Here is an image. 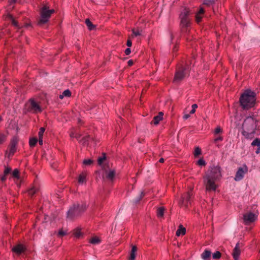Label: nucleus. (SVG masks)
<instances>
[{
  "instance_id": "412c9836",
  "label": "nucleus",
  "mask_w": 260,
  "mask_h": 260,
  "mask_svg": "<svg viewBox=\"0 0 260 260\" xmlns=\"http://www.w3.org/2000/svg\"><path fill=\"white\" fill-rule=\"evenodd\" d=\"M90 139V137L88 135H86L85 136H83L82 138L80 137L79 139V143H81L83 145H86L88 144V142Z\"/></svg>"
},
{
  "instance_id": "20e7f679",
  "label": "nucleus",
  "mask_w": 260,
  "mask_h": 260,
  "mask_svg": "<svg viewBox=\"0 0 260 260\" xmlns=\"http://www.w3.org/2000/svg\"><path fill=\"white\" fill-rule=\"evenodd\" d=\"M86 208L87 206L85 204L81 205H74L69 210L68 217L70 219H73L76 217L79 216L86 210Z\"/></svg>"
},
{
  "instance_id": "473e14b6",
  "label": "nucleus",
  "mask_w": 260,
  "mask_h": 260,
  "mask_svg": "<svg viewBox=\"0 0 260 260\" xmlns=\"http://www.w3.org/2000/svg\"><path fill=\"white\" fill-rule=\"evenodd\" d=\"M38 142V140L36 138H30L29 141V144L30 147H34Z\"/></svg>"
},
{
  "instance_id": "7c9ffc66",
  "label": "nucleus",
  "mask_w": 260,
  "mask_h": 260,
  "mask_svg": "<svg viewBox=\"0 0 260 260\" xmlns=\"http://www.w3.org/2000/svg\"><path fill=\"white\" fill-rule=\"evenodd\" d=\"M165 209L163 207H160L157 209V215L158 217H162L164 215Z\"/></svg>"
},
{
  "instance_id": "aec40b11",
  "label": "nucleus",
  "mask_w": 260,
  "mask_h": 260,
  "mask_svg": "<svg viewBox=\"0 0 260 260\" xmlns=\"http://www.w3.org/2000/svg\"><path fill=\"white\" fill-rule=\"evenodd\" d=\"M186 233V229L182 225L180 224L178 226V229L177 230L176 232V235L177 237H179L180 236H183Z\"/></svg>"
},
{
  "instance_id": "c85d7f7f",
  "label": "nucleus",
  "mask_w": 260,
  "mask_h": 260,
  "mask_svg": "<svg viewBox=\"0 0 260 260\" xmlns=\"http://www.w3.org/2000/svg\"><path fill=\"white\" fill-rule=\"evenodd\" d=\"M39 190V188L36 186H33L28 190V193L30 196H33Z\"/></svg>"
},
{
  "instance_id": "dca6fc26",
  "label": "nucleus",
  "mask_w": 260,
  "mask_h": 260,
  "mask_svg": "<svg viewBox=\"0 0 260 260\" xmlns=\"http://www.w3.org/2000/svg\"><path fill=\"white\" fill-rule=\"evenodd\" d=\"M164 113L162 112H160L158 115L154 117L151 123H153L154 125H157L159 122L162 120Z\"/></svg>"
},
{
  "instance_id": "1a4fd4ad",
  "label": "nucleus",
  "mask_w": 260,
  "mask_h": 260,
  "mask_svg": "<svg viewBox=\"0 0 260 260\" xmlns=\"http://www.w3.org/2000/svg\"><path fill=\"white\" fill-rule=\"evenodd\" d=\"M247 172L248 168L246 165H243L242 167L239 168L235 175V180L238 181L242 180L244 174Z\"/></svg>"
},
{
  "instance_id": "bb28decb",
  "label": "nucleus",
  "mask_w": 260,
  "mask_h": 260,
  "mask_svg": "<svg viewBox=\"0 0 260 260\" xmlns=\"http://www.w3.org/2000/svg\"><path fill=\"white\" fill-rule=\"evenodd\" d=\"M71 95V92L70 90L67 89L64 90L62 93L60 95H59V98L60 99H62L63 97L67 96V97H70Z\"/></svg>"
},
{
  "instance_id": "5fc2aeb1",
  "label": "nucleus",
  "mask_w": 260,
  "mask_h": 260,
  "mask_svg": "<svg viewBox=\"0 0 260 260\" xmlns=\"http://www.w3.org/2000/svg\"><path fill=\"white\" fill-rule=\"evenodd\" d=\"M159 162L163 163L164 162V159L163 158H161L159 160Z\"/></svg>"
},
{
  "instance_id": "8fccbe9b",
  "label": "nucleus",
  "mask_w": 260,
  "mask_h": 260,
  "mask_svg": "<svg viewBox=\"0 0 260 260\" xmlns=\"http://www.w3.org/2000/svg\"><path fill=\"white\" fill-rule=\"evenodd\" d=\"M190 116V114H184V116H183V119L186 120L188 118H189Z\"/></svg>"
},
{
  "instance_id": "37998d69",
  "label": "nucleus",
  "mask_w": 260,
  "mask_h": 260,
  "mask_svg": "<svg viewBox=\"0 0 260 260\" xmlns=\"http://www.w3.org/2000/svg\"><path fill=\"white\" fill-rule=\"evenodd\" d=\"M11 171V168H6L5 170H4V174L5 175H7L8 174L10 173V171Z\"/></svg>"
},
{
  "instance_id": "4c0bfd02",
  "label": "nucleus",
  "mask_w": 260,
  "mask_h": 260,
  "mask_svg": "<svg viewBox=\"0 0 260 260\" xmlns=\"http://www.w3.org/2000/svg\"><path fill=\"white\" fill-rule=\"evenodd\" d=\"M45 132V128L44 127H41L39 129L38 133L39 138H43L44 133Z\"/></svg>"
},
{
  "instance_id": "9d476101",
  "label": "nucleus",
  "mask_w": 260,
  "mask_h": 260,
  "mask_svg": "<svg viewBox=\"0 0 260 260\" xmlns=\"http://www.w3.org/2000/svg\"><path fill=\"white\" fill-rule=\"evenodd\" d=\"M256 219L257 215L252 212H248L243 215V221L246 225L254 222Z\"/></svg>"
},
{
  "instance_id": "6ab92c4d",
  "label": "nucleus",
  "mask_w": 260,
  "mask_h": 260,
  "mask_svg": "<svg viewBox=\"0 0 260 260\" xmlns=\"http://www.w3.org/2000/svg\"><path fill=\"white\" fill-rule=\"evenodd\" d=\"M204 10L203 8H201L198 13H196V22H200L204 15Z\"/></svg>"
},
{
  "instance_id": "49530a36",
  "label": "nucleus",
  "mask_w": 260,
  "mask_h": 260,
  "mask_svg": "<svg viewBox=\"0 0 260 260\" xmlns=\"http://www.w3.org/2000/svg\"><path fill=\"white\" fill-rule=\"evenodd\" d=\"M131 49L128 48H127V49H125L124 52H125V54L126 55H129L131 53Z\"/></svg>"
},
{
  "instance_id": "9b49d317",
  "label": "nucleus",
  "mask_w": 260,
  "mask_h": 260,
  "mask_svg": "<svg viewBox=\"0 0 260 260\" xmlns=\"http://www.w3.org/2000/svg\"><path fill=\"white\" fill-rule=\"evenodd\" d=\"M18 139L17 137H14L11 141L9 146V152L8 156L13 155L16 151V146L18 144Z\"/></svg>"
},
{
  "instance_id": "423d86ee",
  "label": "nucleus",
  "mask_w": 260,
  "mask_h": 260,
  "mask_svg": "<svg viewBox=\"0 0 260 260\" xmlns=\"http://www.w3.org/2000/svg\"><path fill=\"white\" fill-rule=\"evenodd\" d=\"M189 13L188 9L184 8L180 15V25L182 28H187L190 26V20L188 18Z\"/></svg>"
},
{
  "instance_id": "0eeeda50",
  "label": "nucleus",
  "mask_w": 260,
  "mask_h": 260,
  "mask_svg": "<svg viewBox=\"0 0 260 260\" xmlns=\"http://www.w3.org/2000/svg\"><path fill=\"white\" fill-rule=\"evenodd\" d=\"M27 111L34 113H41L42 109L40 105L34 99H30L26 105Z\"/></svg>"
},
{
  "instance_id": "c756f323",
  "label": "nucleus",
  "mask_w": 260,
  "mask_h": 260,
  "mask_svg": "<svg viewBox=\"0 0 260 260\" xmlns=\"http://www.w3.org/2000/svg\"><path fill=\"white\" fill-rule=\"evenodd\" d=\"M70 136L72 138H76L78 140H79L80 137H82V136L81 134H76V133L74 131L71 132L70 134Z\"/></svg>"
},
{
  "instance_id": "a878e982",
  "label": "nucleus",
  "mask_w": 260,
  "mask_h": 260,
  "mask_svg": "<svg viewBox=\"0 0 260 260\" xmlns=\"http://www.w3.org/2000/svg\"><path fill=\"white\" fill-rule=\"evenodd\" d=\"M101 239L97 236H94L90 238L89 240V243L92 244H97L101 242Z\"/></svg>"
},
{
  "instance_id": "6e6552de",
  "label": "nucleus",
  "mask_w": 260,
  "mask_h": 260,
  "mask_svg": "<svg viewBox=\"0 0 260 260\" xmlns=\"http://www.w3.org/2000/svg\"><path fill=\"white\" fill-rule=\"evenodd\" d=\"M188 74V70L186 69L181 68L177 70L175 73L173 82L174 83H179Z\"/></svg>"
},
{
  "instance_id": "f704fd0d",
  "label": "nucleus",
  "mask_w": 260,
  "mask_h": 260,
  "mask_svg": "<svg viewBox=\"0 0 260 260\" xmlns=\"http://www.w3.org/2000/svg\"><path fill=\"white\" fill-rule=\"evenodd\" d=\"M7 136L4 134H0V145L3 144L6 140Z\"/></svg>"
},
{
  "instance_id": "f03ea898",
  "label": "nucleus",
  "mask_w": 260,
  "mask_h": 260,
  "mask_svg": "<svg viewBox=\"0 0 260 260\" xmlns=\"http://www.w3.org/2000/svg\"><path fill=\"white\" fill-rule=\"evenodd\" d=\"M221 177V168L218 166L210 167L205 176L206 188L208 190H214L216 189L215 182Z\"/></svg>"
},
{
  "instance_id": "5701e85b",
  "label": "nucleus",
  "mask_w": 260,
  "mask_h": 260,
  "mask_svg": "<svg viewBox=\"0 0 260 260\" xmlns=\"http://www.w3.org/2000/svg\"><path fill=\"white\" fill-rule=\"evenodd\" d=\"M73 235L77 238H79L82 236V233L81 232V229L80 228H77L73 231Z\"/></svg>"
},
{
  "instance_id": "c9c22d12",
  "label": "nucleus",
  "mask_w": 260,
  "mask_h": 260,
  "mask_svg": "<svg viewBox=\"0 0 260 260\" xmlns=\"http://www.w3.org/2000/svg\"><path fill=\"white\" fill-rule=\"evenodd\" d=\"M12 175L14 177L19 179V171L18 169H15Z\"/></svg>"
},
{
  "instance_id": "a19ab883",
  "label": "nucleus",
  "mask_w": 260,
  "mask_h": 260,
  "mask_svg": "<svg viewBox=\"0 0 260 260\" xmlns=\"http://www.w3.org/2000/svg\"><path fill=\"white\" fill-rule=\"evenodd\" d=\"M221 132H222V129L221 128L220 126H217L215 129L214 134L217 135Z\"/></svg>"
},
{
  "instance_id": "3c124183",
  "label": "nucleus",
  "mask_w": 260,
  "mask_h": 260,
  "mask_svg": "<svg viewBox=\"0 0 260 260\" xmlns=\"http://www.w3.org/2000/svg\"><path fill=\"white\" fill-rule=\"evenodd\" d=\"M127 63L129 66H132L134 62L132 60H129L127 62Z\"/></svg>"
},
{
  "instance_id": "4468645a",
  "label": "nucleus",
  "mask_w": 260,
  "mask_h": 260,
  "mask_svg": "<svg viewBox=\"0 0 260 260\" xmlns=\"http://www.w3.org/2000/svg\"><path fill=\"white\" fill-rule=\"evenodd\" d=\"M105 175L106 178L107 179L110 181H113L115 176V171L114 170H109L108 171H105Z\"/></svg>"
},
{
  "instance_id": "f3484780",
  "label": "nucleus",
  "mask_w": 260,
  "mask_h": 260,
  "mask_svg": "<svg viewBox=\"0 0 260 260\" xmlns=\"http://www.w3.org/2000/svg\"><path fill=\"white\" fill-rule=\"evenodd\" d=\"M25 250V248L23 246V245H21V244H19V245H17L15 246H14L13 248H12V251L17 253V254H20L22 252H23Z\"/></svg>"
},
{
  "instance_id": "09e8293b",
  "label": "nucleus",
  "mask_w": 260,
  "mask_h": 260,
  "mask_svg": "<svg viewBox=\"0 0 260 260\" xmlns=\"http://www.w3.org/2000/svg\"><path fill=\"white\" fill-rule=\"evenodd\" d=\"M132 45V42L130 39H128L126 42V45L128 47H131Z\"/></svg>"
},
{
  "instance_id": "4be33fe9",
  "label": "nucleus",
  "mask_w": 260,
  "mask_h": 260,
  "mask_svg": "<svg viewBox=\"0 0 260 260\" xmlns=\"http://www.w3.org/2000/svg\"><path fill=\"white\" fill-rule=\"evenodd\" d=\"M207 163L203 157H201L196 161V165L201 168L205 167Z\"/></svg>"
},
{
  "instance_id": "72a5a7b5",
  "label": "nucleus",
  "mask_w": 260,
  "mask_h": 260,
  "mask_svg": "<svg viewBox=\"0 0 260 260\" xmlns=\"http://www.w3.org/2000/svg\"><path fill=\"white\" fill-rule=\"evenodd\" d=\"M221 253L219 251H217L213 254L212 257L214 259H218L221 257Z\"/></svg>"
},
{
  "instance_id": "2f4dec72",
  "label": "nucleus",
  "mask_w": 260,
  "mask_h": 260,
  "mask_svg": "<svg viewBox=\"0 0 260 260\" xmlns=\"http://www.w3.org/2000/svg\"><path fill=\"white\" fill-rule=\"evenodd\" d=\"M85 23L88 26L89 30H92L94 28V26L93 25V24L89 19H86L85 20Z\"/></svg>"
},
{
  "instance_id": "4d7b16f0",
  "label": "nucleus",
  "mask_w": 260,
  "mask_h": 260,
  "mask_svg": "<svg viewBox=\"0 0 260 260\" xmlns=\"http://www.w3.org/2000/svg\"><path fill=\"white\" fill-rule=\"evenodd\" d=\"M2 120V118L0 117V121Z\"/></svg>"
},
{
  "instance_id": "ddd939ff",
  "label": "nucleus",
  "mask_w": 260,
  "mask_h": 260,
  "mask_svg": "<svg viewBox=\"0 0 260 260\" xmlns=\"http://www.w3.org/2000/svg\"><path fill=\"white\" fill-rule=\"evenodd\" d=\"M240 252L241 251L239 247V243H237L235 248H234L232 253V255L234 260H238Z\"/></svg>"
},
{
  "instance_id": "cd10ccee",
  "label": "nucleus",
  "mask_w": 260,
  "mask_h": 260,
  "mask_svg": "<svg viewBox=\"0 0 260 260\" xmlns=\"http://www.w3.org/2000/svg\"><path fill=\"white\" fill-rule=\"evenodd\" d=\"M7 18L9 19L11 21L12 24L16 27H19V25L18 22L13 18V16L11 14H8L7 16Z\"/></svg>"
},
{
  "instance_id": "ea45409f",
  "label": "nucleus",
  "mask_w": 260,
  "mask_h": 260,
  "mask_svg": "<svg viewBox=\"0 0 260 260\" xmlns=\"http://www.w3.org/2000/svg\"><path fill=\"white\" fill-rule=\"evenodd\" d=\"M92 163V161L91 159H85L83 161V164L85 165H90Z\"/></svg>"
},
{
  "instance_id": "a211bd4d",
  "label": "nucleus",
  "mask_w": 260,
  "mask_h": 260,
  "mask_svg": "<svg viewBox=\"0 0 260 260\" xmlns=\"http://www.w3.org/2000/svg\"><path fill=\"white\" fill-rule=\"evenodd\" d=\"M203 260H210L211 257V252L208 249H206L201 255Z\"/></svg>"
},
{
  "instance_id": "79ce46f5",
  "label": "nucleus",
  "mask_w": 260,
  "mask_h": 260,
  "mask_svg": "<svg viewBox=\"0 0 260 260\" xmlns=\"http://www.w3.org/2000/svg\"><path fill=\"white\" fill-rule=\"evenodd\" d=\"M202 154L201 149L199 147H196V157Z\"/></svg>"
},
{
  "instance_id": "58836bf2",
  "label": "nucleus",
  "mask_w": 260,
  "mask_h": 260,
  "mask_svg": "<svg viewBox=\"0 0 260 260\" xmlns=\"http://www.w3.org/2000/svg\"><path fill=\"white\" fill-rule=\"evenodd\" d=\"M106 159L105 154H104V156L100 157L98 158V163L99 165H101L103 161Z\"/></svg>"
},
{
  "instance_id": "c03bdc74",
  "label": "nucleus",
  "mask_w": 260,
  "mask_h": 260,
  "mask_svg": "<svg viewBox=\"0 0 260 260\" xmlns=\"http://www.w3.org/2000/svg\"><path fill=\"white\" fill-rule=\"evenodd\" d=\"M67 234L66 232H64L63 230H60L59 231L58 233V235L59 236H63Z\"/></svg>"
},
{
  "instance_id": "b1692460",
  "label": "nucleus",
  "mask_w": 260,
  "mask_h": 260,
  "mask_svg": "<svg viewBox=\"0 0 260 260\" xmlns=\"http://www.w3.org/2000/svg\"><path fill=\"white\" fill-rule=\"evenodd\" d=\"M137 250V248L136 246H133L132 250L130 253V256L129 257V260H135L136 255V252Z\"/></svg>"
},
{
  "instance_id": "f8f14e48",
  "label": "nucleus",
  "mask_w": 260,
  "mask_h": 260,
  "mask_svg": "<svg viewBox=\"0 0 260 260\" xmlns=\"http://www.w3.org/2000/svg\"><path fill=\"white\" fill-rule=\"evenodd\" d=\"M193 187L191 188V189L190 191H188L186 194H184L182 197V201L181 203L179 204L183 205L184 204V205L187 206V203L189 202L190 197L192 195V191H193Z\"/></svg>"
},
{
  "instance_id": "864d4df0",
  "label": "nucleus",
  "mask_w": 260,
  "mask_h": 260,
  "mask_svg": "<svg viewBox=\"0 0 260 260\" xmlns=\"http://www.w3.org/2000/svg\"><path fill=\"white\" fill-rule=\"evenodd\" d=\"M6 176L7 175H5V174H4V176L1 177V180L3 181H4L6 179Z\"/></svg>"
},
{
  "instance_id": "6e6d98bb",
  "label": "nucleus",
  "mask_w": 260,
  "mask_h": 260,
  "mask_svg": "<svg viewBox=\"0 0 260 260\" xmlns=\"http://www.w3.org/2000/svg\"><path fill=\"white\" fill-rule=\"evenodd\" d=\"M144 196V192H141V198H143Z\"/></svg>"
},
{
  "instance_id": "7ed1b4c3",
  "label": "nucleus",
  "mask_w": 260,
  "mask_h": 260,
  "mask_svg": "<svg viewBox=\"0 0 260 260\" xmlns=\"http://www.w3.org/2000/svg\"><path fill=\"white\" fill-rule=\"evenodd\" d=\"M255 102V94L250 90H246L240 98V105L243 109L248 110L253 107Z\"/></svg>"
},
{
  "instance_id": "39448f33",
  "label": "nucleus",
  "mask_w": 260,
  "mask_h": 260,
  "mask_svg": "<svg viewBox=\"0 0 260 260\" xmlns=\"http://www.w3.org/2000/svg\"><path fill=\"white\" fill-rule=\"evenodd\" d=\"M54 13L53 9L49 10L48 7L44 6L40 11V19L38 22L39 25L45 24L49 20L52 14Z\"/></svg>"
},
{
  "instance_id": "2eb2a0df",
  "label": "nucleus",
  "mask_w": 260,
  "mask_h": 260,
  "mask_svg": "<svg viewBox=\"0 0 260 260\" xmlns=\"http://www.w3.org/2000/svg\"><path fill=\"white\" fill-rule=\"evenodd\" d=\"M251 145L252 146H256L257 148L255 150V153L256 154H259L260 153V139L258 138H256L254 139V140L252 142Z\"/></svg>"
},
{
  "instance_id": "de8ad7c7",
  "label": "nucleus",
  "mask_w": 260,
  "mask_h": 260,
  "mask_svg": "<svg viewBox=\"0 0 260 260\" xmlns=\"http://www.w3.org/2000/svg\"><path fill=\"white\" fill-rule=\"evenodd\" d=\"M195 112V104L192 105V110L190 112V114H193Z\"/></svg>"
},
{
  "instance_id": "f257e3e1",
  "label": "nucleus",
  "mask_w": 260,
  "mask_h": 260,
  "mask_svg": "<svg viewBox=\"0 0 260 260\" xmlns=\"http://www.w3.org/2000/svg\"><path fill=\"white\" fill-rule=\"evenodd\" d=\"M258 120L254 117H247L243 121L242 125V136L246 139L252 140L260 135V128Z\"/></svg>"
},
{
  "instance_id": "e433bc0d",
  "label": "nucleus",
  "mask_w": 260,
  "mask_h": 260,
  "mask_svg": "<svg viewBox=\"0 0 260 260\" xmlns=\"http://www.w3.org/2000/svg\"><path fill=\"white\" fill-rule=\"evenodd\" d=\"M133 35L132 37L134 36L137 37L141 35V31L139 30H135V29H132Z\"/></svg>"
},
{
  "instance_id": "603ef678",
  "label": "nucleus",
  "mask_w": 260,
  "mask_h": 260,
  "mask_svg": "<svg viewBox=\"0 0 260 260\" xmlns=\"http://www.w3.org/2000/svg\"><path fill=\"white\" fill-rule=\"evenodd\" d=\"M39 143L40 145L43 144V138H39Z\"/></svg>"
},
{
  "instance_id": "a18cd8bd",
  "label": "nucleus",
  "mask_w": 260,
  "mask_h": 260,
  "mask_svg": "<svg viewBox=\"0 0 260 260\" xmlns=\"http://www.w3.org/2000/svg\"><path fill=\"white\" fill-rule=\"evenodd\" d=\"M223 140V137L222 136H218L215 138L214 142H217L218 141H222Z\"/></svg>"
},
{
  "instance_id": "393cba45",
  "label": "nucleus",
  "mask_w": 260,
  "mask_h": 260,
  "mask_svg": "<svg viewBox=\"0 0 260 260\" xmlns=\"http://www.w3.org/2000/svg\"><path fill=\"white\" fill-rule=\"evenodd\" d=\"M87 176V174L86 172H82L80 174L78 178V182L79 183H83L86 182V177Z\"/></svg>"
}]
</instances>
